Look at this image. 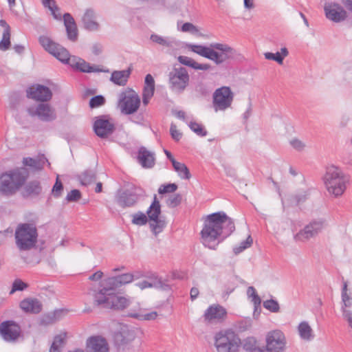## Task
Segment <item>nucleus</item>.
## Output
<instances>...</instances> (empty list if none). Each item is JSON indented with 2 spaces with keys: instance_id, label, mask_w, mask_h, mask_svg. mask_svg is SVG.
<instances>
[{
  "instance_id": "37",
  "label": "nucleus",
  "mask_w": 352,
  "mask_h": 352,
  "mask_svg": "<svg viewBox=\"0 0 352 352\" xmlns=\"http://www.w3.org/2000/svg\"><path fill=\"white\" fill-rule=\"evenodd\" d=\"M173 166L178 176L182 179H189L191 177L189 169L185 164L174 161Z\"/></svg>"
},
{
  "instance_id": "6",
  "label": "nucleus",
  "mask_w": 352,
  "mask_h": 352,
  "mask_svg": "<svg viewBox=\"0 0 352 352\" xmlns=\"http://www.w3.org/2000/svg\"><path fill=\"white\" fill-rule=\"evenodd\" d=\"M15 243L21 251L30 250L37 242L38 231L35 223H19L15 230Z\"/></svg>"
},
{
  "instance_id": "24",
  "label": "nucleus",
  "mask_w": 352,
  "mask_h": 352,
  "mask_svg": "<svg viewBox=\"0 0 352 352\" xmlns=\"http://www.w3.org/2000/svg\"><path fill=\"white\" fill-rule=\"evenodd\" d=\"M70 66L76 69L77 70L84 73L91 72H108V69H99L96 66L91 65L89 63L86 62L84 59L74 56L72 58Z\"/></svg>"
},
{
  "instance_id": "45",
  "label": "nucleus",
  "mask_w": 352,
  "mask_h": 352,
  "mask_svg": "<svg viewBox=\"0 0 352 352\" xmlns=\"http://www.w3.org/2000/svg\"><path fill=\"white\" fill-rule=\"evenodd\" d=\"M10 35L11 32H8V30L3 32L2 38L0 41V50L5 52L10 48L11 45Z\"/></svg>"
},
{
  "instance_id": "31",
  "label": "nucleus",
  "mask_w": 352,
  "mask_h": 352,
  "mask_svg": "<svg viewBox=\"0 0 352 352\" xmlns=\"http://www.w3.org/2000/svg\"><path fill=\"white\" fill-rule=\"evenodd\" d=\"M45 163H47L48 165L50 164L44 155H39L37 158L28 157H24L23 160V164L25 166H28L35 170L43 169Z\"/></svg>"
},
{
  "instance_id": "3",
  "label": "nucleus",
  "mask_w": 352,
  "mask_h": 352,
  "mask_svg": "<svg viewBox=\"0 0 352 352\" xmlns=\"http://www.w3.org/2000/svg\"><path fill=\"white\" fill-rule=\"evenodd\" d=\"M189 49L194 53L208 58L217 65H220L227 61L233 54V49L226 44L212 43L210 47L192 44Z\"/></svg>"
},
{
  "instance_id": "33",
  "label": "nucleus",
  "mask_w": 352,
  "mask_h": 352,
  "mask_svg": "<svg viewBox=\"0 0 352 352\" xmlns=\"http://www.w3.org/2000/svg\"><path fill=\"white\" fill-rule=\"evenodd\" d=\"M178 60L181 64L188 66L197 70L206 71L211 68V66L209 64L199 63L194 59L186 56H179L178 57Z\"/></svg>"
},
{
  "instance_id": "21",
  "label": "nucleus",
  "mask_w": 352,
  "mask_h": 352,
  "mask_svg": "<svg viewBox=\"0 0 352 352\" xmlns=\"http://www.w3.org/2000/svg\"><path fill=\"white\" fill-rule=\"evenodd\" d=\"M86 352H109L107 340L102 336H91L86 340Z\"/></svg>"
},
{
  "instance_id": "18",
  "label": "nucleus",
  "mask_w": 352,
  "mask_h": 352,
  "mask_svg": "<svg viewBox=\"0 0 352 352\" xmlns=\"http://www.w3.org/2000/svg\"><path fill=\"white\" fill-rule=\"evenodd\" d=\"M227 316L226 309L219 304L210 305L204 311V320L207 323L221 322Z\"/></svg>"
},
{
  "instance_id": "53",
  "label": "nucleus",
  "mask_w": 352,
  "mask_h": 352,
  "mask_svg": "<svg viewBox=\"0 0 352 352\" xmlns=\"http://www.w3.org/2000/svg\"><path fill=\"white\" fill-rule=\"evenodd\" d=\"M264 56L266 59L274 60L280 65H282L283 63V58L279 52L276 53L265 52Z\"/></svg>"
},
{
  "instance_id": "10",
  "label": "nucleus",
  "mask_w": 352,
  "mask_h": 352,
  "mask_svg": "<svg viewBox=\"0 0 352 352\" xmlns=\"http://www.w3.org/2000/svg\"><path fill=\"white\" fill-rule=\"evenodd\" d=\"M143 197V189L133 186L127 189L118 190L116 194V201L117 204L122 208H131L136 205Z\"/></svg>"
},
{
  "instance_id": "64",
  "label": "nucleus",
  "mask_w": 352,
  "mask_h": 352,
  "mask_svg": "<svg viewBox=\"0 0 352 352\" xmlns=\"http://www.w3.org/2000/svg\"><path fill=\"white\" fill-rule=\"evenodd\" d=\"M343 318L347 321L349 326L352 329V311L344 310Z\"/></svg>"
},
{
  "instance_id": "22",
  "label": "nucleus",
  "mask_w": 352,
  "mask_h": 352,
  "mask_svg": "<svg viewBox=\"0 0 352 352\" xmlns=\"http://www.w3.org/2000/svg\"><path fill=\"white\" fill-rule=\"evenodd\" d=\"M27 96L37 101L47 102L52 98V93L47 87L36 85V87H32L28 88Z\"/></svg>"
},
{
  "instance_id": "30",
  "label": "nucleus",
  "mask_w": 352,
  "mask_h": 352,
  "mask_svg": "<svg viewBox=\"0 0 352 352\" xmlns=\"http://www.w3.org/2000/svg\"><path fill=\"white\" fill-rule=\"evenodd\" d=\"M95 12L91 8H88L85 11L82 16L83 27L88 31H96L99 28V24L95 20Z\"/></svg>"
},
{
  "instance_id": "12",
  "label": "nucleus",
  "mask_w": 352,
  "mask_h": 352,
  "mask_svg": "<svg viewBox=\"0 0 352 352\" xmlns=\"http://www.w3.org/2000/svg\"><path fill=\"white\" fill-rule=\"evenodd\" d=\"M234 100V94L230 87L223 86L217 89L212 96V107L214 110L225 111L231 107Z\"/></svg>"
},
{
  "instance_id": "7",
  "label": "nucleus",
  "mask_w": 352,
  "mask_h": 352,
  "mask_svg": "<svg viewBox=\"0 0 352 352\" xmlns=\"http://www.w3.org/2000/svg\"><path fill=\"white\" fill-rule=\"evenodd\" d=\"M214 344L217 352H239L241 340L231 329H224L214 336Z\"/></svg>"
},
{
  "instance_id": "62",
  "label": "nucleus",
  "mask_w": 352,
  "mask_h": 352,
  "mask_svg": "<svg viewBox=\"0 0 352 352\" xmlns=\"http://www.w3.org/2000/svg\"><path fill=\"white\" fill-rule=\"evenodd\" d=\"M130 120L137 124H142L144 122V116L142 113L134 115L130 118Z\"/></svg>"
},
{
  "instance_id": "14",
  "label": "nucleus",
  "mask_w": 352,
  "mask_h": 352,
  "mask_svg": "<svg viewBox=\"0 0 352 352\" xmlns=\"http://www.w3.org/2000/svg\"><path fill=\"white\" fill-rule=\"evenodd\" d=\"M324 227L323 219L314 220L307 224L302 230L297 232L294 239L296 241L304 242L318 235Z\"/></svg>"
},
{
  "instance_id": "60",
  "label": "nucleus",
  "mask_w": 352,
  "mask_h": 352,
  "mask_svg": "<svg viewBox=\"0 0 352 352\" xmlns=\"http://www.w3.org/2000/svg\"><path fill=\"white\" fill-rule=\"evenodd\" d=\"M175 116L179 120L184 121V122H186L187 124L189 123V122L191 120H190V118L186 116V113L184 111H182V110H179V111H175Z\"/></svg>"
},
{
  "instance_id": "35",
  "label": "nucleus",
  "mask_w": 352,
  "mask_h": 352,
  "mask_svg": "<svg viewBox=\"0 0 352 352\" xmlns=\"http://www.w3.org/2000/svg\"><path fill=\"white\" fill-rule=\"evenodd\" d=\"M67 337L65 332H62L60 334L56 335L54 337L53 342L50 349V352H61Z\"/></svg>"
},
{
  "instance_id": "8",
  "label": "nucleus",
  "mask_w": 352,
  "mask_h": 352,
  "mask_svg": "<svg viewBox=\"0 0 352 352\" xmlns=\"http://www.w3.org/2000/svg\"><path fill=\"white\" fill-rule=\"evenodd\" d=\"M25 181V177L19 168L3 173L0 176V192L6 196L12 195Z\"/></svg>"
},
{
  "instance_id": "29",
  "label": "nucleus",
  "mask_w": 352,
  "mask_h": 352,
  "mask_svg": "<svg viewBox=\"0 0 352 352\" xmlns=\"http://www.w3.org/2000/svg\"><path fill=\"white\" fill-rule=\"evenodd\" d=\"M63 18L67 38L72 41H76L78 38V30L73 16L69 13H65Z\"/></svg>"
},
{
  "instance_id": "36",
  "label": "nucleus",
  "mask_w": 352,
  "mask_h": 352,
  "mask_svg": "<svg viewBox=\"0 0 352 352\" xmlns=\"http://www.w3.org/2000/svg\"><path fill=\"white\" fill-rule=\"evenodd\" d=\"M300 337L305 340H311L314 338L312 329L307 322H301L298 327Z\"/></svg>"
},
{
  "instance_id": "28",
  "label": "nucleus",
  "mask_w": 352,
  "mask_h": 352,
  "mask_svg": "<svg viewBox=\"0 0 352 352\" xmlns=\"http://www.w3.org/2000/svg\"><path fill=\"white\" fill-rule=\"evenodd\" d=\"M42 190L43 188L40 181H30L25 185L22 195L24 198L37 197L41 194Z\"/></svg>"
},
{
  "instance_id": "43",
  "label": "nucleus",
  "mask_w": 352,
  "mask_h": 352,
  "mask_svg": "<svg viewBox=\"0 0 352 352\" xmlns=\"http://www.w3.org/2000/svg\"><path fill=\"white\" fill-rule=\"evenodd\" d=\"M256 347V340L252 337H248L241 342V349L247 352H252Z\"/></svg>"
},
{
  "instance_id": "57",
  "label": "nucleus",
  "mask_w": 352,
  "mask_h": 352,
  "mask_svg": "<svg viewBox=\"0 0 352 352\" xmlns=\"http://www.w3.org/2000/svg\"><path fill=\"white\" fill-rule=\"evenodd\" d=\"M55 320V314H48L42 316L40 323L42 325L47 326L50 324H52Z\"/></svg>"
},
{
  "instance_id": "56",
  "label": "nucleus",
  "mask_w": 352,
  "mask_h": 352,
  "mask_svg": "<svg viewBox=\"0 0 352 352\" xmlns=\"http://www.w3.org/2000/svg\"><path fill=\"white\" fill-rule=\"evenodd\" d=\"M170 133L172 138L176 142L179 141L182 137V133L179 130H177V126L173 123L170 126Z\"/></svg>"
},
{
  "instance_id": "2",
  "label": "nucleus",
  "mask_w": 352,
  "mask_h": 352,
  "mask_svg": "<svg viewBox=\"0 0 352 352\" xmlns=\"http://www.w3.org/2000/svg\"><path fill=\"white\" fill-rule=\"evenodd\" d=\"M161 214V206L155 195L153 201L146 210V214L141 211L131 214V223L136 226H144L148 222V219L153 221L150 223V227L155 235L162 232L164 228L165 221L159 218Z\"/></svg>"
},
{
  "instance_id": "26",
  "label": "nucleus",
  "mask_w": 352,
  "mask_h": 352,
  "mask_svg": "<svg viewBox=\"0 0 352 352\" xmlns=\"http://www.w3.org/2000/svg\"><path fill=\"white\" fill-rule=\"evenodd\" d=\"M126 316L138 320H153L157 318V313L155 311L146 312V309L138 304L136 307L130 309Z\"/></svg>"
},
{
  "instance_id": "51",
  "label": "nucleus",
  "mask_w": 352,
  "mask_h": 352,
  "mask_svg": "<svg viewBox=\"0 0 352 352\" xmlns=\"http://www.w3.org/2000/svg\"><path fill=\"white\" fill-rule=\"evenodd\" d=\"M63 190V185L62 182L59 180L58 177H57L56 182L54 185L53 186L52 192L53 194V196L55 198H58L61 196L62 192Z\"/></svg>"
},
{
  "instance_id": "49",
  "label": "nucleus",
  "mask_w": 352,
  "mask_h": 352,
  "mask_svg": "<svg viewBox=\"0 0 352 352\" xmlns=\"http://www.w3.org/2000/svg\"><path fill=\"white\" fill-rule=\"evenodd\" d=\"M309 194L307 191H303L296 194L292 197L291 202L298 205L300 203L305 202L308 198Z\"/></svg>"
},
{
  "instance_id": "20",
  "label": "nucleus",
  "mask_w": 352,
  "mask_h": 352,
  "mask_svg": "<svg viewBox=\"0 0 352 352\" xmlns=\"http://www.w3.org/2000/svg\"><path fill=\"white\" fill-rule=\"evenodd\" d=\"M0 334L5 341H14L21 334V327L13 320H6L0 324Z\"/></svg>"
},
{
  "instance_id": "17",
  "label": "nucleus",
  "mask_w": 352,
  "mask_h": 352,
  "mask_svg": "<svg viewBox=\"0 0 352 352\" xmlns=\"http://www.w3.org/2000/svg\"><path fill=\"white\" fill-rule=\"evenodd\" d=\"M95 119L93 128L97 136L104 138L114 132L115 124L107 116H100Z\"/></svg>"
},
{
  "instance_id": "55",
  "label": "nucleus",
  "mask_w": 352,
  "mask_h": 352,
  "mask_svg": "<svg viewBox=\"0 0 352 352\" xmlns=\"http://www.w3.org/2000/svg\"><path fill=\"white\" fill-rule=\"evenodd\" d=\"M182 32H190L192 34H197L199 32L198 28L192 23L186 22L184 23L180 28Z\"/></svg>"
},
{
  "instance_id": "13",
  "label": "nucleus",
  "mask_w": 352,
  "mask_h": 352,
  "mask_svg": "<svg viewBox=\"0 0 352 352\" xmlns=\"http://www.w3.org/2000/svg\"><path fill=\"white\" fill-rule=\"evenodd\" d=\"M119 105L123 114L132 115L139 109L140 98L133 90L122 92L119 96Z\"/></svg>"
},
{
  "instance_id": "32",
  "label": "nucleus",
  "mask_w": 352,
  "mask_h": 352,
  "mask_svg": "<svg viewBox=\"0 0 352 352\" xmlns=\"http://www.w3.org/2000/svg\"><path fill=\"white\" fill-rule=\"evenodd\" d=\"M131 72V68L121 71H114L111 74L110 80L116 85L124 86L127 82Z\"/></svg>"
},
{
  "instance_id": "40",
  "label": "nucleus",
  "mask_w": 352,
  "mask_h": 352,
  "mask_svg": "<svg viewBox=\"0 0 352 352\" xmlns=\"http://www.w3.org/2000/svg\"><path fill=\"white\" fill-rule=\"evenodd\" d=\"M188 126L191 131L200 137H205L208 134L207 130L201 124L190 120Z\"/></svg>"
},
{
  "instance_id": "63",
  "label": "nucleus",
  "mask_w": 352,
  "mask_h": 352,
  "mask_svg": "<svg viewBox=\"0 0 352 352\" xmlns=\"http://www.w3.org/2000/svg\"><path fill=\"white\" fill-rule=\"evenodd\" d=\"M253 243V240L251 237V236H248V238L245 240H243L240 243V245L242 246V249H247L249 247L251 246V245Z\"/></svg>"
},
{
  "instance_id": "42",
  "label": "nucleus",
  "mask_w": 352,
  "mask_h": 352,
  "mask_svg": "<svg viewBox=\"0 0 352 352\" xmlns=\"http://www.w3.org/2000/svg\"><path fill=\"white\" fill-rule=\"evenodd\" d=\"M43 6L48 8L52 15L55 19H60V15L56 14V11L58 10V8L56 5V1L54 0H41Z\"/></svg>"
},
{
  "instance_id": "19",
  "label": "nucleus",
  "mask_w": 352,
  "mask_h": 352,
  "mask_svg": "<svg viewBox=\"0 0 352 352\" xmlns=\"http://www.w3.org/2000/svg\"><path fill=\"white\" fill-rule=\"evenodd\" d=\"M326 17L335 23H340L346 19V11L344 8L337 3H326L324 6Z\"/></svg>"
},
{
  "instance_id": "5",
  "label": "nucleus",
  "mask_w": 352,
  "mask_h": 352,
  "mask_svg": "<svg viewBox=\"0 0 352 352\" xmlns=\"http://www.w3.org/2000/svg\"><path fill=\"white\" fill-rule=\"evenodd\" d=\"M324 181L327 191L338 197L344 192L349 178L340 168L331 166L326 172Z\"/></svg>"
},
{
  "instance_id": "15",
  "label": "nucleus",
  "mask_w": 352,
  "mask_h": 352,
  "mask_svg": "<svg viewBox=\"0 0 352 352\" xmlns=\"http://www.w3.org/2000/svg\"><path fill=\"white\" fill-rule=\"evenodd\" d=\"M27 112L30 116H37L43 122H52L56 118L55 110L47 103H40L37 106L29 107L27 108Z\"/></svg>"
},
{
  "instance_id": "4",
  "label": "nucleus",
  "mask_w": 352,
  "mask_h": 352,
  "mask_svg": "<svg viewBox=\"0 0 352 352\" xmlns=\"http://www.w3.org/2000/svg\"><path fill=\"white\" fill-rule=\"evenodd\" d=\"M115 289L103 287L94 294V302L104 308L115 310H123L130 304V300L124 296H118Z\"/></svg>"
},
{
  "instance_id": "44",
  "label": "nucleus",
  "mask_w": 352,
  "mask_h": 352,
  "mask_svg": "<svg viewBox=\"0 0 352 352\" xmlns=\"http://www.w3.org/2000/svg\"><path fill=\"white\" fill-rule=\"evenodd\" d=\"M263 307L272 313H278L280 311V305L278 302L274 298L264 300Z\"/></svg>"
},
{
  "instance_id": "61",
  "label": "nucleus",
  "mask_w": 352,
  "mask_h": 352,
  "mask_svg": "<svg viewBox=\"0 0 352 352\" xmlns=\"http://www.w3.org/2000/svg\"><path fill=\"white\" fill-rule=\"evenodd\" d=\"M144 87L155 88V80L151 74L146 75Z\"/></svg>"
},
{
  "instance_id": "46",
  "label": "nucleus",
  "mask_w": 352,
  "mask_h": 352,
  "mask_svg": "<svg viewBox=\"0 0 352 352\" xmlns=\"http://www.w3.org/2000/svg\"><path fill=\"white\" fill-rule=\"evenodd\" d=\"M28 285L19 278H16L12 285V289L10 291V294L12 295L16 292H21L26 289Z\"/></svg>"
},
{
  "instance_id": "25",
  "label": "nucleus",
  "mask_w": 352,
  "mask_h": 352,
  "mask_svg": "<svg viewBox=\"0 0 352 352\" xmlns=\"http://www.w3.org/2000/svg\"><path fill=\"white\" fill-rule=\"evenodd\" d=\"M138 162L145 168H151L155 165L154 153L146 149L144 146H140L136 156Z\"/></svg>"
},
{
  "instance_id": "52",
  "label": "nucleus",
  "mask_w": 352,
  "mask_h": 352,
  "mask_svg": "<svg viewBox=\"0 0 352 352\" xmlns=\"http://www.w3.org/2000/svg\"><path fill=\"white\" fill-rule=\"evenodd\" d=\"M177 189V185L174 183L161 185L158 189V193L164 194L168 192H174Z\"/></svg>"
},
{
  "instance_id": "48",
  "label": "nucleus",
  "mask_w": 352,
  "mask_h": 352,
  "mask_svg": "<svg viewBox=\"0 0 352 352\" xmlns=\"http://www.w3.org/2000/svg\"><path fill=\"white\" fill-rule=\"evenodd\" d=\"M80 180L82 184L88 185L96 180V175L91 170H86L82 174Z\"/></svg>"
},
{
  "instance_id": "1",
  "label": "nucleus",
  "mask_w": 352,
  "mask_h": 352,
  "mask_svg": "<svg viewBox=\"0 0 352 352\" xmlns=\"http://www.w3.org/2000/svg\"><path fill=\"white\" fill-rule=\"evenodd\" d=\"M235 230L234 222L225 212L219 211L208 214L201 230L203 245L211 250H216L219 243Z\"/></svg>"
},
{
  "instance_id": "16",
  "label": "nucleus",
  "mask_w": 352,
  "mask_h": 352,
  "mask_svg": "<svg viewBox=\"0 0 352 352\" xmlns=\"http://www.w3.org/2000/svg\"><path fill=\"white\" fill-rule=\"evenodd\" d=\"M285 344V337L280 330H273L267 334L266 350L269 352H282Z\"/></svg>"
},
{
  "instance_id": "50",
  "label": "nucleus",
  "mask_w": 352,
  "mask_h": 352,
  "mask_svg": "<svg viewBox=\"0 0 352 352\" xmlns=\"http://www.w3.org/2000/svg\"><path fill=\"white\" fill-rule=\"evenodd\" d=\"M105 103V98L102 95L95 96L91 98L89 100V107L91 108H96L100 106H102Z\"/></svg>"
},
{
  "instance_id": "38",
  "label": "nucleus",
  "mask_w": 352,
  "mask_h": 352,
  "mask_svg": "<svg viewBox=\"0 0 352 352\" xmlns=\"http://www.w3.org/2000/svg\"><path fill=\"white\" fill-rule=\"evenodd\" d=\"M342 305L341 307V310H342V316H343L344 310L349 311L346 308L350 307L352 305V298L347 294V284L346 282L344 283L343 287L342 289Z\"/></svg>"
},
{
  "instance_id": "23",
  "label": "nucleus",
  "mask_w": 352,
  "mask_h": 352,
  "mask_svg": "<svg viewBox=\"0 0 352 352\" xmlns=\"http://www.w3.org/2000/svg\"><path fill=\"white\" fill-rule=\"evenodd\" d=\"M133 280V276L131 273L122 274L118 276L109 277L104 280L106 287L109 289L119 288L122 285L129 284Z\"/></svg>"
},
{
  "instance_id": "39",
  "label": "nucleus",
  "mask_w": 352,
  "mask_h": 352,
  "mask_svg": "<svg viewBox=\"0 0 352 352\" xmlns=\"http://www.w3.org/2000/svg\"><path fill=\"white\" fill-rule=\"evenodd\" d=\"M150 39L153 43H155L157 44H159V45H162V46L167 47H172L173 44L174 43L173 39H171L170 38H167V37H163V36H160V35L156 34H152L151 35Z\"/></svg>"
},
{
  "instance_id": "34",
  "label": "nucleus",
  "mask_w": 352,
  "mask_h": 352,
  "mask_svg": "<svg viewBox=\"0 0 352 352\" xmlns=\"http://www.w3.org/2000/svg\"><path fill=\"white\" fill-rule=\"evenodd\" d=\"M146 278L151 283H156L157 286L154 287L156 289H160L162 290H169L170 289V285L168 284L166 280H163L155 272H146Z\"/></svg>"
},
{
  "instance_id": "27",
  "label": "nucleus",
  "mask_w": 352,
  "mask_h": 352,
  "mask_svg": "<svg viewBox=\"0 0 352 352\" xmlns=\"http://www.w3.org/2000/svg\"><path fill=\"white\" fill-rule=\"evenodd\" d=\"M20 308L25 313L37 314L42 311V303L37 298H28L20 302Z\"/></svg>"
},
{
  "instance_id": "47",
  "label": "nucleus",
  "mask_w": 352,
  "mask_h": 352,
  "mask_svg": "<svg viewBox=\"0 0 352 352\" xmlns=\"http://www.w3.org/2000/svg\"><path fill=\"white\" fill-rule=\"evenodd\" d=\"M182 200V195L179 193H176L169 196L166 200V205L168 208H174L181 204Z\"/></svg>"
},
{
  "instance_id": "54",
  "label": "nucleus",
  "mask_w": 352,
  "mask_h": 352,
  "mask_svg": "<svg viewBox=\"0 0 352 352\" xmlns=\"http://www.w3.org/2000/svg\"><path fill=\"white\" fill-rule=\"evenodd\" d=\"M81 198V192L79 190L74 189L69 192L65 197L68 202L76 201Z\"/></svg>"
},
{
  "instance_id": "59",
  "label": "nucleus",
  "mask_w": 352,
  "mask_h": 352,
  "mask_svg": "<svg viewBox=\"0 0 352 352\" xmlns=\"http://www.w3.org/2000/svg\"><path fill=\"white\" fill-rule=\"evenodd\" d=\"M136 286L141 289H144L146 288H154V287L157 286V285H156V283H151L148 280H142L141 282L137 283Z\"/></svg>"
},
{
  "instance_id": "9",
  "label": "nucleus",
  "mask_w": 352,
  "mask_h": 352,
  "mask_svg": "<svg viewBox=\"0 0 352 352\" xmlns=\"http://www.w3.org/2000/svg\"><path fill=\"white\" fill-rule=\"evenodd\" d=\"M168 77L169 88L175 93H182L189 84L188 72L185 67L180 65L174 66Z\"/></svg>"
},
{
  "instance_id": "11",
  "label": "nucleus",
  "mask_w": 352,
  "mask_h": 352,
  "mask_svg": "<svg viewBox=\"0 0 352 352\" xmlns=\"http://www.w3.org/2000/svg\"><path fill=\"white\" fill-rule=\"evenodd\" d=\"M38 41L41 45L50 54L63 63L69 64L72 62L69 52L58 43L53 41L47 36H40Z\"/></svg>"
},
{
  "instance_id": "58",
  "label": "nucleus",
  "mask_w": 352,
  "mask_h": 352,
  "mask_svg": "<svg viewBox=\"0 0 352 352\" xmlns=\"http://www.w3.org/2000/svg\"><path fill=\"white\" fill-rule=\"evenodd\" d=\"M289 143L294 149L298 151H302L305 146V144L301 140L296 138L290 140Z\"/></svg>"
},
{
  "instance_id": "41",
  "label": "nucleus",
  "mask_w": 352,
  "mask_h": 352,
  "mask_svg": "<svg viewBox=\"0 0 352 352\" xmlns=\"http://www.w3.org/2000/svg\"><path fill=\"white\" fill-rule=\"evenodd\" d=\"M247 294L250 298H252V302H253L254 307V311H256L257 309L260 308L261 307V298L257 294L254 287L252 286H250L248 288Z\"/></svg>"
}]
</instances>
